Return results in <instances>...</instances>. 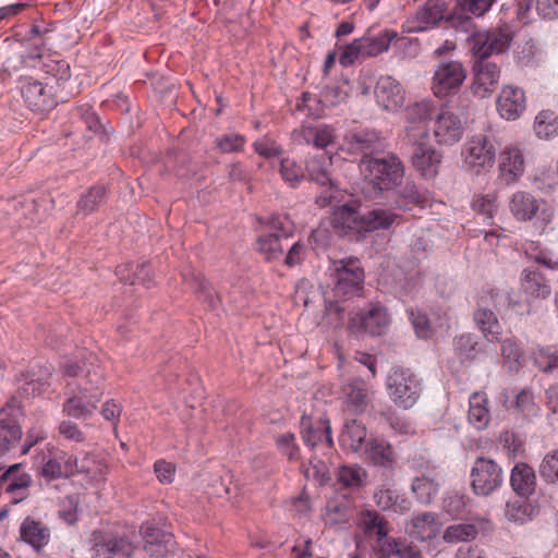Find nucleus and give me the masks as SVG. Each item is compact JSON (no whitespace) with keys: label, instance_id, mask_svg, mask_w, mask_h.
Wrapping results in <instances>:
<instances>
[{"label":"nucleus","instance_id":"nucleus-11","mask_svg":"<svg viewBox=\"0 0 558 558\" xmlns=\"http://www.w3.org/2000/svg\"><path fill=\"white\" fill-rule=\"evenodd\" d=\"M466 78V71L458 60L440 61L434 72L432 90L437 98L456 94Z\"/></svg>","mask_w":558,"mask_h":558},{"label":"nucleus","instance_id":"nucleus-24","mask_svg":"<svg viewBox=\"0 0 558 558\" xmlns=\"http://www.w3.org/2000/svg\"><path fill=\"white\" fill-rule=\"evenodd\" d=\"M524 172V157L518 145H507L499 155V173L506 184L517 182Z\"/></svg>","mask_w":558,"mask_h":558},{"label":"nucleus","instance_id":"nucleus-23","mask_svg":"<svg viewBox=\"0 0 558 558\" xmlns=\"http://www.w3.org/2000/svg\"><path fill=\"white\" fill-rule=\"evenodd\" d=\"M75 471V460L63 451L50 452L43 458L39 474L46 481L70 477Z\"/></svg>","mask_w":558,"mask_h":558},{"label":"nucleus","instance_id":"nucleus-36","mask_svg":"<svg viewBox=\"0 0 558 558\" xmlns=\"http://www.w3.org/2000/svg\"><path fill=\"white\" fill-rule=\"evenodd\" d=\"M20 536L34 549L40 550L49 543L50 530L43 522L26 517L21 524Z\"/></svg>","mask_w":558,"mask_h":558},{"label":"nucleus","instance_id":"nucleus-60","mask_svg":"<svg viewBox=\"0 0 558 558\" xmlns=\"http://www.w3.org/2000/svg\"><path fill=\"white\" fill-rule=\"evenodd\" d=\"M408 315L413 325V328L417 335V337L427 339L432 336L433 330L430 327L429 319L425 313H422L418 310L409 308Z\"/></svg>","mask_w":558,"mask_h":558},{"label":"nucleus","instance_id":"nucleus-4","mask_svg":"<svg viewBox=\"0 0 558 558\" xmlns=\"http://www.w3.org/2000/svg\"><path fill=\"white\" fill-rule=\"evenodd\" d=\"M398 37L392 29H384L377 35L367 32L361 38L354 39L345 46L340 54L339 61L343 66L354 63L355 60L374 58L389 50L390 44Z\"/></svg>","mask_w":558,"mask_h":558},{"label":"nucleus","instance_id":"nucleus-6","mask_svg":"<svg viewBox=\"0 0 558 558\" xmlns=\"http://www.w3.org/2000/svg\"><path fill=\"white\" fill-rule=\"evenodd\" d=\"M336 296L348 298L357 293L364 283V270L357 258H345L332 264L330 274Z\"/></svg>","mask_w":558,"mask_h":558},{"label":"nucleus","instance_id":"nucleus-7","mask_svg":"<svg viewBox=\"0 0 558 558\" xmlns=\"http://www.w3.org/2000/svg\"><path fill=\"white\" fill-rule=\"evenodd\" d=\"M391 323L388 308L381 303H369L349 317L348 327L353 333L384 335Z\"/></svg>","mask_w":558,"mask_h":558},{"label":"nucleus","instance_id":"nucleus-14","mask_svg":"<svg viewBox=\"0 0 558 558\" xmlns=\"http://www.w3.org/2000/svg\"><path fill=\"white\" fill-rule=\"evenodd\" d=\"M434 136L440 145H453L461 141L464 123L454 108L441 106L435 116Z\"/></svg>","mask_w":558,"mask_h":558},{"label":"nucleus","instance_id":"nucleus-30","mask_svg":"<svg viewBox=\"0 0 558 558\" xmlns=\"http://www.w3.org/2000/svg\"><path fill=\"white\" fill-rule=\"evenodd\" d=\"M520 288L530 299H546L551 293L548 279L542 271L533 267H527L522 270Z\"/></svg>","mask_w":558,"mask_h":558},{"label":"nucleus","instance_id":"nucleus-52","mask_svg":"<svg viewBox=\"0 0 558 558\" xmlns=\"http://www.w3.org/2000/svg\"><path fill=\"white\" fill-rule=\"evenodd\" d=\"M533 362L542 373L558 377V351L539 349L534 353Z\"/></svg>","mask_w":558,"mask_h":558},{"label":"nucleus","instance_id":"nucleus-38","mask_svg":"<svg viewBox=\"0 0 558 558\" xmlns=\"http://www.w3.org/2000/svg\"><path fill=\"white\" fill-rule=\"evenodd\" d=\"M51 379V367L40 366L32 368L25 374H22L20 381L23 384L20 386L22 392L26 396H37L45 392L50 386Z\"/></svg>","mask_w":558,"mask_h":558},{"label":"nucleus","instance_id":"nucleus-22","mask_svg":"<svg viewBox=\"0 0 558 558\" xmlns=\"http://www.w3.org/2000/svg\"><path fill=\"white\" fill-rule=\"evenodd\" d=\"M442 473L438 466H426L424 473L413 480L411 490L416 500L423 505H429L438 495Z\"/></svg>","mask_w":558,"mask_h":558},{"label":"nucleus","instance_id":"nucleus-62","mask_svg":"<svg viewBox=\"0 0 558 558\" xmlns=\"http://www.w3.org/2000/svg\"><path fill=\"white\" fill-rule=\"evenodd\" d=\"M496 0H457L460 9L473 17H481L492 8Z\"/></svg>","mask_w":558,"mask_h":558},{"label":"nucleus","instance_id":"nucleus-8","mask_svg":"<svg viewBox=\"0 0 558 558\" xmlns=\"http://www.w3.org/2000/svg\"><path fill=\"white\" fill-rule=\"evenodd\" d=\"M513 38L512 29L504 24L487 31L473 33L472 53L476 59H488L507 51Z\"/></svg>","mask_w":558,"mask_h":558},{"label":"nucleus","instance_id":"nucleus-20","mask_svg":"<svg viewBox=\"0 0 558 558\" xmlns=\"http://www.w3.org/2000/svg\"><path fill=\"white\" fill-rule=\"evenodd\" d=\"M22 96L33 111L45 112L56 106L51 88L32 77H24L21 85Z\"/></svg>","mask_w":558,"mask_h":558},{"label":"nucleus","instance_id":"nucleus-26","mask_svg":"<svg viewBox=\"0 0 558 558\" xmlns=\"http://www.w3.org/2000/svg\"><path fill=\"white\" fill-rule=\"evenodd\" d=\"M525 95L523 89L515 86H505L497 99V110L501 118L513 121L525 110Z\"/></svg>","mask_w":558,"mask_h":558},{"label":"nucleus","instance_id":"nucleus-40","mask_svg":"<svg viewBox=\"0 0 558 558\" xmlns=\"http://www.w3.org/2000/svg\"><path fill=\"white\" fill-rule=\"evenodd\" d=\"M437 531L436 514L433 512H423L413 517L407 525L409 535L418 541L430 539Z\"/></svg>","mask_w":558,"mask_h":558},{"label":"nucleus","instance_id":"nucleus-42","mask_svg":"<svg viewBox=\"0 0 558 558\" xmlns=\"http://www.w3.org/2000/svg\"><path fill=\"white\" fill-rule=\"evenodd\" d=\"M106 197V189L102 185H94L89 187L77 201L76 216L86 217L95 211L104 204Z\"/></svg>","mask_w":558,"mask_h":558},{"label":"nucleus","instance_id":"nucleus-9","mask_svg":"<svg viewBox=\"0 0 558 558\" xmlns=\"http://www.w3.org/2000/svg\"><path fill=\"white\" fill-rule=\"evenodd\" d=\"M272 231L258 236L256 250L266 262H276L283 258L284 244L291 236V222L288 218L274 216L270 219Z\"/></svg>","mask_w":558,"mask_h":558},{"label":"nucleus","instance_id":"nucleus-58","mask_svg":"<svg viewBox=\"0 0 558 558\" xmlns=\"http://www.w3.org/2000/svg\"><path fill=\"white\" fill-rule=\"evenodd\" d=\"M305 138L307 142L312 141L315 147L324 149L332 143L333 132L332 129L327 125L319 128H308L305 131Z\"/></svg>","mask_w":558,"mask_h":558},{"label":"nucleus","instance_id":"nucleus-12","mask_svg":"<svg viewBox=\"0 0 558 558\" xmlns=\"http://www.w3.org/2000/svg\"><path fill=\"white\" fill-rule=\"evenodd\" d=\"M471 487L478 496H488L504 483L501 466L492 459L480 457L471 469Z\"/></svg>","mask_w":558,"mask_h":558},{"label":"nucleus","instance_id":"nucleus-29","mask_svg":"<svg viewBox=\"0 0 558 558\" xmlns=\"http://www.w3.org/2000/svg\"><path fill=\"white\" fill-rule=\"evenodd\" d=\"M21 464L11 465L4 471L0 480L5 485V493L12 496L14 502H20L27 498L28 488L32 485V476L26 472H20Z\"/></svg>","mask_w":558,"mask_h":558},{"label":"nucleus","instance_id":"nucleus-18","mask_svg":"<svg viewBox=\"0 0 558 558\" xmlns=\"http://www.w3.org/2000/svg\"><path fill=\"white\" fill-rule=\"evenodd\" d=\"M374 94L377 105L388 112H397L405 102L404 88L390 75L377 80Z\"/></svg>","mask_w":558,"mask_h":558},{"label":"nucleus","instance_id":"nucleus-10","mask_svg":"<svg viewBox=\"0 0 558 558\" xmlns=\"http://www.w3.org/2000/svg\"><path fill=\"white\" fill-rule=\"evenodd\" d=\"M438 112L436 105L430 99H423L407 107L404 141H421L429 137L428 122Z\"/></svg>","mask_w":558,"mask_h":558},{"label":"nucleus","instance_id":"nucleus-48","mask_svg":"<svg viewBox=\"0 0 558 558\" xmlns=\"http://www.w3.org/2000/svg\"><path fill=\"white\" fill-rule=\"evenodd\" d=\"M538 512L539 509L526 500L509 501L506 507V518L520 524L533 519Z\"/></svg>","mask_w":558,"mask_h":558},{"label":"nucleus","instance_id":"nucleus-53","mask_svg":"<svg viewBox=\"0 0 558 558\" xmlns=\"http://www.w3.org/2000/svg\"><path fill=\"white\" fill-rule=\"evenodd\" d=\"M279 171L282 180L291 187H296L305 178L302 167L291 158L281 159Z\"/></svg>","mask_w":558,"mask_h":558},{"label":"nucleus","instance_id":"nucleus-35","mask_svg":"<svg viewBox=\"0 0 558 558\" xmlns=\"http://www.w3.org/2000/svg\"><path fill=\"white\" fill-rule=\"evenodd\" d=\"M144 550L151 557H163L168 550V544L171 542V534L146 523L141 529Z\"/></svg>","mask_w":558,"mask_h":558},{"label":"nucleus","instance_id":"nucleus-51","mask_svg":"<svg viewBox=\"0 0 558 558\" xmlns=\"http://www.w3.org/2000/svg\"><path fill=\"white\" fill-rule=\"evenodd\" d=\"M446 22L448 25L456 31L463 32V33H477L478 31H475V24L473 21V16L470 13H466L460 9V5L456 3L453 10L450 12V14L446 17Z\"/></svg>","mask_w":558,"mask_h":558},{"label":"nucleus","instance_id":"nucleus-41","mask_svg":"<svg viewBox=\"0 0 558 558\" xmlns=\"http://www.w3.org/2000/svg\"><path fill=\"white\" fill-rule=\"evenodd\" d=\"M468 418L469 422L480 430L487 427L490 414L488 409V398L485 393L474 392L471 395Z\"/></svg>","mask_w":558,"mask_h":558},{"label":"nucleus","instance_id":"nucleus-28","mask_svg":"<svg viewBox=\"0 0 558 558\" xmlns=\"http://www.w3.org/2000/svg\"><path fill=\"white\" fill-rule=\"evenodd\" d=\"M446 3L442 0H427L413 17L410 32L421 33L437 26L445 19Z\"/></svg>","mask_w":558,"mask_h":558},{"label":"nucleus","instance_id":"nucleus-39","mask_svg":"<svg viewBox=\"0 0 558 558\" xmlns=\"http://www.w3.org/2000/svg\"><path fill=\"white\" fill-rule=\"evenodd\" d=\"M510 484L518 495L522 497L532 495L536 487L534 470L525 463L515 464L511 472Z\"/></svg>","mask_w":558,"mask_h":558},{"label":"nucleus","instance_id":"nucleus-1","mask_svg":"<svg viewBox=\"0 0 558 558\" xmlns=\"http://www.w3.org/2000/svg\"><path fill=\"white\" fill-rule=\"evenodd\" d=\"M94 357L88 363L80 365L77 362L66 361L62 365L64 375L78 379L75 390L63 404V412L78 420L90 417L97 409L104 392V375L99 366L94 365Z\"/></svg>","mask_w":558,"mask_h":558},{"label":"nucleus","instance_id":"nucleus-5","mask_svg":"<svg viewBox=\"0 0 558 558\" xmlns=\"http://www.w3.org/2000/svg\"><path fill=\"white\" fill-rule=\"evenodd\" d=\"M387 390L391 400L403 409L412 408L421 395L416 375L404 367H393L387 377Z\"/></svg>","mask_w":558,"mask_h":558},{"label":"nucleus","instance_id":"nucleus-49","mask_svg":"<svg viewBox=\"0 0 558 558\" xmlns=\"http://www.w3.org/2000/svg\"><path fill=\"white\" fill-rule=\"evenodd\" d=\"M535 134L539 138H549L558 133V117L551 110L541 111L534 122Z\"/></svg>","mask_w":558,"mask_h":558},{"label":"nucleus","instance_id":"nucleus-33","mask_svg":"<svg viewBox=\"0 0 558 558\" xmlns=\"http://www.w3.org/2000/svg\"><path fill=\"white\" fill-rule=\"evenodd\" d=\"M361 453L365 460L387 470L393 469L396 464L393 450L384 439L369 437Z\"/></svg>","mask_w":558,"mask_h":558},{"label":"nucleus","instance_id":"nucleus-46","mask_svg":"<svg viewBox=\"0 0 558 558\" xmlns=\"http://www.w3.org/2000/svg\"><path fill=\"white\" fill-rule=\"evenodd\" d=\"M31 57L44 59L43 70L56 77L58 81H66L71 77L70 64L65 60L59 59L56 53L45 56L36 52L32 53Z\"/></svg>","mask_w":558,"mask_h":558},{"label":"nucleus","instance_id":"nucleus-44","mask_svg":"<svg viewBox=\"0 0 558 558\" xmlns=\"http://www.w3.org/2000/svg\"><path fill=\"white\" fill-rule=\"evenodd\" d=\"M117 275L130 284L141 283L148 287L153 281L148 264H128L117 268Z\"/></svg>","mask_w":558,"mask_h":558},{"label":"nucleus","instance_id":"nucleus-59","mask_svg":"<svg viewBox=\"0 0 558 558\" xmlns=\"http://www.w3.org/2000/svg\"><path fill=\"white\" fill-rule=\"evenodd\" d=\"M539 474L547 483L558 481V449L544 457L539 465Z\"/></svg>","mask_w":558,"mask_h":558},{"label":"nucleus","instance_id":"nucleus-27","mask_svg":"<svg viewBox=\"0 0 558 558\" xmlns=\"http://www.w3.org/2000/svg\"><path fill=\"white\" fill-rule=\"evenodd\" d=\"M368 439L365 424L352 418L344 422L339 435V445L345 451L361 453Z\"/></svg>","mask_w":558,"mask_h":558},{"label":"nucleus","instance_id":"nucleus-64","mask_svg":"<svg viewBox=\"0 0 558 558\" xmlns=\"http://www.w3.org/2000/svg\"><path fill=\"white\" fill-rule=\"evenodd\" d=\"M216 143L222 153L229 154L242 150L245 138L242 135L230 133L217 138Z\"/></svg>","mask_w":558,"mask_h":558},{"label":"nucleus","instance_id":"nucleus-43","mask_svg":"<svg viewBox=\"0 0 558 558\" xmlns=\"http://www.w3.org/2000/svg\"><path fill=\"white\" fill-rule=\"evenodd\" d=\"M359 525L368 537L385 536V532H389V522L374 510L362 511Z\"/></svg>","mask_w":558,"mask_h":558},{"label":"nucleus","instance_id":"nucleus-17","mask_svg":"<svg viewBox=\"0 0 558 558\" xmlns=\"http://www.w3.org/2000/svg\"><path fill=\"white\" fill-rule=\"evenodd\" d=\"M490 303H496L493 291H488L480 296L473 317L475 325L482 331L485 339L489 342H498L500 340L501 326L496 314L488 307Z\"/></svg>","mask_w":558,"mask_h":558},{"label":"nucleus","instance_id":"nucleus-63","mask_svg":"<svg viewBox=\"0 0 558 558\" xmlns=\"http://www.w3.org/2000/svg\"><path fill=\"white\" fill-rule=\"evenodd\" d=\"M254 150L264 158H274L279 157L283 154V148L281 145L277 144L275 141L270 138H262L256 141L253 145Z\"/></svg>","mask_w":558,"mask_h":558},{"label":"nucleus","instance_id":"nucleus-47","mask_svg":"<svg viewBox=\"0 0 558 558\" xmlns=\"http://www.w3.org/2000/svg\"><path fill=\"white\" fill-rule=\"evenodd\" d=\"M453 350L461 362L474 361L480 352L477 337L472 333L454 337Z\"/></svg>","mask_w":558,"mask_h":558},{"label":"nucleus","instance_id":"nucleus-50","mask_svg":"<svg viewBox=\"0 0 558 558\" xmlns=\"http://www.w3.org/2000/svg\"><path fill=\"white\" fill-rule=\"evenodd\" d=\"M473 210L483 216L484 220H490L498 211L497 195L495 193L474 195L472 201Z\"/></svg>","mask_w":558,"mask_h":558},{"label":"nucleus","instance_id":"nucleus-16","mask_svg":"<svg viewBox=\"0 0 558 558\" xmlns=\"http://www.w3.org/2000/svg\"><path fill=\"white\" fill-rule=\"evenodd\" d=\"M20 415L21 405L16 398H11L0 410V456L7 453L21 439Z\"/></svg>","mask_w":558,"mask_h":558},{"label":"nucleus","instance_id":"nucleus-21","mask_svg":"<svg viewBox=\"0 0 558 558\" xmlns=\"http://www.w3.org/2000/svg\"><path fill=\"white\" fill-rule=\"evenodd\" d=\"M473 72V93L482 98L490 95L499 82L500 68L488 59H476Z\"/></svg>","mask_w":558,"mask_h":558},{"label":"nucleus","instance_id":"nucleus-57","mask_svg":"<svg viewBox=\"0 0 558 558\" xmlns=\"http://www.w3.org/2000/svg\"><path fill=\"white\" fill-rule=\"evenodd\" d=\"M525 252L531 258L535 259L538 264H543L548 268H558V254L547 248H539L535 242H527L524 245Z\"/></svg>","mask_w":558,"mask_h":558},{"label":"nucleus","instance_id":"nucleus-15","mask_svg":"<svg viewBox=\"0 0 558 558\" xmlns=\"http://www.w3.org/2000/svg\"><path fill=\"white\" fill-rule=\"evenodd\" d=\"M410 146L413 167L425 178L437 175L442 155L430 143V137L421 141H405Z\"/></svg>","mask_w":558,"mask_h":558},{"label":"nucleus","instance_id":"nucleus-55","mask_svg":"<svg viewBox=\"0 0 558 558\" xmlns=\"http://www.w3.org/2000/svg\"><path fill=\"white\" fill-rule=\"evenodd\" d=\"M192 283V287L198 294L199 300L207 303L211 310H215L219 303V296L211 284L202 275L193 276Z\"/></svg>","mask_w":558,"mask_h":558},{"label":"nucleus","instance_id":"nucleus-25","mask_svg":"<svg viewBox=\"0 0 558 558\" xmlns=\"http://www.w3.org/2000/svg\"><path fill=\"white\" fill-rule=\"evenodd\" d=\"M93 535L94 548L99 557L111 558L114 555L131 557L134 551V545L126 536L105 535L98 531Z\"/></svg>","mask_w":558,"mask_h":558},{"label":"nucleus","instance_id":"nucleus-56","mask_svg":"<svg viewBox=\"0 0 558 558\" xmlns=\"http://www.w3.org/2000/svg\"><path fill=\"white\" fill-rule=\"evenodd\" d=\"M426 197L414 183L408 182L399 191L398 208L408 209L410 205H423Z\"/></svg>","mask_w":558,"mask_h":558},{"label":"nucleus","instance_id":"nucleus-45","mask_svg":"<svg viewBox=\"0 0 558 558\" xmlns=\"http://www.w3.org/2000/svg\"><path fill=\"white\" fill-rule=\"evenodd\" d=\"M478 523H457L446 527L442 539L448 544L471 542L478 535Z\"/></svg>","mask_w":558,"mask_h":558},{"label":"nucleus","instance_id":"nucleus-31","mask_svg":"<svg viewBox=\"0 0 558 558\" xmlns=\"http://www.w3.org/2000/svg\"><path fill=\"white\" fill-rule=\"evenodd\" d=\"M349 150L360 153L362 158H372L371 155L384 149V143L374 131L361 130L351 132L345 136Z\"/></svg>","mask_w":558,"mask_h":558},{"label":"nucleus","instance_id":"nucleus-19","mask_svg":"<svg viewBox=\"0 0 558 558\" xmlns=\"http://www.w3.org/2000/svg\"><path fill=\"white\" fill-rule=\"evenodd\" d=\"M300 428L302 439L306 446L311 448L317 446L331 448L333 446L331 425L327 417L313 418L304 414L301 417Z\"/></svg>","mask_w":558,"mask_h":558},{"label":"nucleus","instance_id":"nucleus-13","mask_svg":"<svg viewBox=\"0 0 558 558\" xmlns=\"http://www.w3.org/2000/svg\"><path fill=\"white\" fill-rule=\"evenodd\" d=\"M464 163L470 169L480 172L493 167L496 158V147L493 138L477 134L472 136L463 146Z\"/></svg>","mask_w":558,"mask_h":558},{"label":"nucleus","instance_id":"nucleus-37","mask_svg":"<svg viewBox=\"0 0 558 558\" xmlns=\"http://www.w3.org/2000/svg\"><path fill=\"white\" fill-rule=\"evenodd\" d=\"M542 203L541 199L535 198L532 194L519 191L511 196L509 208L517 220L530 221L538 213Z\"/></svg>","mask_w":558,"mask_h":558},{"label":"nucleus","instance_id":"nucleus-32","mask_svg":"<svg viewBox=\"0 0 558 558\" xmlns=\"http://www.w3.org/2000/svg\"><path fill=\"white\" fill-rule=\"evenodd\" d=\"M342 393L347 405L356 413H363L372 400V391L361 378L350 379L344 384Z\"/></svg>","mask_w":558,"mask_h":558},{"label":"nucleus","instance_id":"nucleus-34","mask_svg":"<svg viewBox=\"0 0 558 558\" xmlns=\"http://www.w3.org/2000/svg\"><path fill=\"white\" fill-rule=\"evenodd\" d=\"M365 231L388 230L402 221L401 215L389 208L376 207L361 216Z\"/></svg>","mask_w":558,"mask_h":558},{"label":"nucleus","instance_id":"nucleus-3","mask_svg":"<svg viewBox=\"0 0 558 558\" xmlns=\"http://www.w3.org/2000/svg\"><path fill=\"white\" fill-rule=\"evenodd\" d=\"M305 170L310 180L324 189L316 197V204L319 207L335 206L340 190L332 174V157L327 153L311 155L305 160Z\"/></svg>","mask_w":558,"mask_h":558},{"label":"nucleus","instance_id":"nucleus-61","mask_svg":"<svg viewBox=\"0 0 558 558\" xmlns=\"http://www.w3.org/2000/svg\"><path fill=\"white\" fill-rule=\"evenodd\" d=\"M326 522L330 525H339L347 523L349 513L345 505L336 501H329L326 506Z\"/></svg>","mask_w":558,"mask_h":558},{"label":"nucleus","instance_id":"nucleus-54","mask_svg":"<svg viewBox=\"0 0 558 558\" xmlns=\"http://www.w3.org/2000/svg\"><path fill=\"white\" fill-rule=\"evenodd\" d=\"M365 477L366 471L360 465H344L338 471V481L347 488L360 487Z\"/></svg>","mask_w":558,"mask_h":558},{"label":"nucleus","instance_id":"nucleus-2","mask_svg":"<svg viewBox=\"0 0 558 558\" xmlns=\"http://www.w3.org/2000/svg\"><path fill=\"white\" fill-rule=\"evenodd\" d=\"M359 168L363 177L361 190L368 199H376L383 192L395 189L404 175V167L396 155L362 158Z\"/></svg>","mask_w":558,"mask_h":558}]
</instances>
